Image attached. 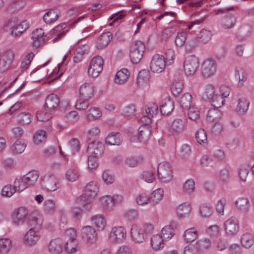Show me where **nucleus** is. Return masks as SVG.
I'll return each instance as SVG.
<instances>
[{
	"mask_svg": "<svg viewBox=\"0 0 254 254\" xmlns=\"http://www.w3.org/2000/svg\"><path fill=\"white\" fill-rule=\"evenodd\" d=\"M145 49V45L140 41H135L130 48L129 57L133 64H136L141 59Z\"/></svg>",
	"mask_w": 254,
	"mask_h": 254,
	"instance_id": "f257e3e1",
	"label": "nucleus"
},
{
	"mask_svg": "<svg viewBox=\"0 0 254 254\" xmlns=\"http://www.w3.org/2000/svg\"><path fill=\"white\" fill-rule=\"evenodd\" d=\"M157 175L160 181L163 183H169L173 178V172L167 162H162L159 164L157 168Z\"/></svg>",
	"mask_w": 254,
	"mask_h": 254,
	"instance_id": "f03ea898",
	"label": "nucleus"
},
{
	"mask_svg": "<svg viewBox=\"0 0 254 254\" xmlns=\"http://www.w3.org/2000/svg\"><path fill=\"white\" fill-rule=\"evenodd\" d=\"M103 63L100 56H96L91 60L88 68V73L91 78L97 77L102 71Z\"/></svg>",
	"mask_w": 254,
	"mask_h": 254,
	"instance_id": "7ed1b4c3",
	"label": "nucleus"
},
{
	"mask_svg": "<svg viewBox=\"0 0 254 254\" xmlns=\"http://www.w3.org/2000/svg\"><path fill=\"white\" fill-rule=\"evenodd\" d=\"M97 233L94 228L86 226L81 229V236L83 241L88 246L96 243L97 240Z\"/></svg>",
	"mask_w": 254,
	"mask_h": 254,
	"instance_id": "20e7f679",
	"label": "nucleus"
},
{
	"mask_svg": "<svg viewBox=\"0 0 254 254\" xmlns=\"http://www.w3.org/2000/svg\"><path fill=\"white\" fill-rule=\"evenodd\" d=\"M199 65L198 58L194 55L188 57L184 63V67L185 74L188 76L192 75L196 71Z\"/></svg>",
	"mask_w": 254,
	"mask_h": 254,
	"instance_id": "39448f33",
	"label": "nucleus"
},
{
	"mask_svg": "<svg viewBox=\"0 0 254 254\" xmlns=\"http://www.w3.org/2000/svg\"><path fill=\"white\" fill-rule=\"evenodd\" d=\"M42 187L47 191H54L59 188L57 177L53 174L45 175L41 182Z\"/></svg>",
	"mask_w": 254,
	"mask_h": 254,
	"instance_id": "423d86ee",
	"label": "nucleus"
},
{
	"mask_svg": "<svg viewBox=\"0 0 254 254\" xmlns=\"http://www.w3.org/2000/svg\"><path fill=\"white\" fill-rule=\"evenodd\" d=\"M14 57V53L10 50L0 52V72H3L9 68Z\"/></svg>",
	"mask_w": 254,
	"mask_h": 254,
	"instance_id": "0eeeda50",
	"label": "nucleus"
},
{
	"mask_svg": "<svg viewBox=\"0 0 254 254\" xmlns=\"http://www.w3.org/2000/svg\"><path fill=\"white\" fill-rule=\"evenodd\" d=\"M166 66L165 58L162 55H155L150 63V68L153 72L160 73Z\"/></svg>",
	"mask_w": 254,
	"mask_h": 254,
	"instance_id": "6e6552de",
	"label": "nucleus"
},
{
	"mask_svg": "<svg viewBox=\"0 0 254 254\" xmlns=\"http://www.w3.org/2000/svg\"><path fill=\"white\" fill-rule=\"evenodd\" d=\"M216 70V64L214 60L208 59L204 61L201 67L202 75L204 77H210Z\"/></svg>",
	"mask_w": 254,
	"mask_h": 254,
	"instance_id": "1a4fd4ad",
	"label": "nucleus"
},
{
	"mask_svg": "<svg viewBox=\"0 0 254 254\" xmlns=\"http://www.w3.org/2000/svg\"><path fill=\"white\" fill-rule=\"evenodd\" d=\"M225 231L228 236L235 235L239 230V221L235 217H231L224 223Z\"/></svg>",
	"mask_w": 254,
	"mask_h": 254,
	"instance_id": "9d476101",
	"label": "nucleus"
},
{
	"mask_svg": "<svg viewBox=\"0 0 254 254\" xmlns=\"http://www.w3.org/2000/svg\"><path fill=\"white\" fill-rule=\"evenodd\" d=\"M87 150L89 155L98 156L103 152L104 145L102 143L97 140H93L91 142H88Z\"/></svg>",
	"mask_w": 254,
	"mask_h": 254,
	"instance_id": "9b49d317",
	"label": "nucleus"
},
{
	"mask_svg": "<svg viewBox=\"0 0 254 254\" xmlns=\"http://www.w3.org/2000/svg\"><path fill=\"white\" fill-rule=\"evenodd\" d=\"M31 38L34 41L33 46L38 47L46 40L47 36L44 35V32L42 28H38L32 32Z\"/></svg>",
	"mask_w": 254,
	"mask_h": 254,
	"instance_id": "f8f14e48",
	"label": "nucleus"
},
{
	"mask_svg": "<svg viewBox=\"0 0 254 254\" xmlns=\"http://www.w3.org/2000/svg\"><path fill=\"white\" fill-rule=\"evenodd\" d=\"M126 236V231L124 227H115L112 228L110 237L111 240L115 242L122 241Z\"/></svg>",
	"mask_w": 254,
	"mask_h": 254,
	"instance_id": "ddd939ff",
	"label": "nucleus"
},
{
	"mask_svg": "<svg viewBox=\"0 0 254 254\" xmlns=\"http://www.w3.org/2000/svg\"><path fill=\"white\" fill-rule=\"evenodd\" d=\"M39 238L38 232L33 229H30L24 236V242L27 246H33L37 243Z\"/></svg>",
	"mask_w": 254,
	"mask_h": 254,
	"instance_id": "4468645a",
	"label": "nucleus"
},
{
	"mask_svg": "<svg viewBox=\"0 0 254 254\" xmlns=\"http://www.w3.org/2000/svg\"><path fill=\"white\" fill-rule=\"evenodd\" d=\"M28 214V211L25 207H19L16 209L13 214V222L16 225L22 223Z\"/></svg>",
	"mask_w": 254,
	"mask_h": 254,
	"instance_id": "2eb2a0df",
	"label": "nucleus"
},
{
	"mask_svg": "<svg viewBox=\"0 0 254 254\" xmlns=\"http://www.w3.org/2000/svg\"><path fill=\"white\" fill-rule=\"evenodd\" d=\"M59 103L60 99L57 95L50 94L46 98L44 108L49 111L53 110L58 106Z\"/></svg>",
	"mask_w": 254,
	"mask_h": 254,
	"instance_id": "dca6fc26",
	"label": "nucleus"
},
{
	"mask_svg": "<svg viewBox=\"0 0 254 254\" xmlns=\"http://www.w3.org/2000/svg\"><path fill=\"white\" fill-rule=\"evenodd\" d=\"M130 234L133 240L138 243H142L145 241V235L142 232L140 227H138L136 224L132 226Z\"/></svg>",
	"mask_w": 254,
	"mask_h": 254,
	"instance_id": "f3484780",
	"label": "nucleus"
},
{
	"mask_svg": "<svg viewBox=\"0 0 254 254\" xmlns=\"http://www.w3.org/2000/svg\"><path fill=\"white\" fill-rule=\"evenodd\" d=\"M34 57V55L33 53H30L26 55L21 64L19 70L15 74L14 79H18L19 76L24 73V71L28 68Z\"/></svg>",
	"mask_w": 254,
	"mask_h": 254,
	"instance_id": "a211bd4d",
	"label": "nucleus"
},
{
	"mask_svg": "<svg viewBox=\"0 0 254 254\" xmlns=\"http://www.w3.org/2000/svg\"><path fill=\"white\" fill-rule=\"evenodd\" d=\"M88 49L87 45H77L74 52L73 62L75 63L81 62L84 55L88 52Z\"/></svg>",
	"mask_w": 254,
	"mask_h": 254,
	"instance_id": "6ab92c4d",
	"label": "nucleus"
},
{
	"mask_svg": "<svg viewBox=\"0 0 254 254\" xmlns=\"http://www.w3.org/2000/svg\"><path fill=\"white\" fill-rule=\"evenodd\" d=\"M174 108V102L170 97H167L161 102L160 111L162 115H168Z\"/></svg>",
	"mask_w": 254,
	"mask_h": 254,
	"instance_id": "aec40b11",
	"label": "nucleus"
},
{
	"mask_svg": "<svg viewBox=\"0 0 254 254\" xmlns=\"http://www.w3.org/2000/svg\"><path fill=\"white\" fill-rule=\"evenodd\" d=\"M94 91V87L91 83H85L82 84L80 87V96L81 97L90 99L93 96Z\"/></svg>",
	"mask_w": 254,
	"mask_h": 254,
	"instance_id": "412c9836",
	"label": "nucleus"
},
{
	"mask_svg": "<svg viewBox=\"0 0 254 254\" xmlns=\"http://www.w3.org/2000/svg\"><path fill=\"white\" fill-rule=\"evenodd\" d=\"M94 198L88 194H86V192L84 191V193L79 196L76 199V202L83 208L87 210H89L91 208V203Z\"/></svg>",
	"mask_w": 254,
	"mask_h": 254,
	"instance_id": "4be33fe9",
	"label": "nucleus"
},
{
	"mask_svg": "<svg viewBox=\"0 0 254 254\" xmlns=\"http://www.w3.org/2000/svg\"><path fill=\"white\" fill-rule=\"evenodd\" d=\"M63 248L62 241L60 239L52 240L49 245V251L52 254H60Z\"/></svg>",
	"mask_w": 254,
	"mask_h": 254,
	"instance_id": "5701e85b",
	"label": "nucleus"
},
{
	"mask_svg": "<svg viewBox=\"0 0 254 254\" xmlns=\"http://www.w3.org/2000/svg\"><path fill=\"white\" fill-rule=\"evenodd\" d=\"M250 105V102L245 97L239 98L238 103L237 106V112L241 115H244L248 110Z\"/></svg>",
	"mask_w": 254,
	"mask_h": 254,
	"instance_id": "b1692460",
	"label": "nucleus"
},
{
	"mask_svg": "<svg viewBox=\"0 0 254 254\" xmlns=\"http://www.w3.org/2000/svg\"><path fill=\"white\" fill-rule=\"evenodd\" d=\"M112 38V35L110 32L103 33L98 38L96 47L98 49L104 48L109 44Z\"/></svg>",
	"mask_w": 254,
	"mask_h": 254,
	"instance_id": "393cba45",
	"label": "nucleus"
},
{
	"mask_svg": "<svg viewBox=\"0 0 254 254\" xmlns=\"http://www.w3.org/2000/svg\"><path fill=\"white\" fill-rule=\"evenodd\" d=\"M184 127L185 121L180 119H176L170 124L169 129L172 132L178 133L183 131Z\"/></svg>",
	"mask_w": 254,
	"mask_h": 254,
	"instance_id": "a878e982",
	"label": "nucleus"
},
{
	"mask_svg": "<svg viewBox=\"0 0 254 254\" xmlns=\"http://www.w3.org/2000/svg\"><path fill=\"white\" fill-rule=\"evenodd\" d=\"M122 141V136L119 132H112L106 138V144L111 145H119Z\"/></svg>",
	"mask_w": 254,
	"mask_h": 254,
	"instance_id": "bb28decb",
	"label": "nucleus"
},
{
	"mask_svg": "<svg viewBox=\"0 0 254 254\" xmlns=\"http://www.w3.org/2000/svg\"><path fill=\"white\" fill-rule=\"evenodd\" d=\"M91 220L98 231H102L106 226V220L101 214L93 216Z\"/></svg>",
	"mask_w": 254,
	"mask_h": 254,
	"instance_id": "cd10ccee",
	"label": "nucleus"
},
{
	"mask_svg": "<svg viewBox=\"0 0 254 254\" xmlns=\"http://www.w3.org/2000/svg\"><path fill=\"white\" fill-rule=\"evenodd\" d=\"M191 209L190 203L186 202L180 204L177 207L176 211L179 217L184 218L189 216Z\"/></svg>",
	"mask_w": 254,
	"mask_h": 254,
	"instance_id": "c85d7f7f",
	"label": "nucleus"
},
{
	"mask_svg": "<svg viewBox=\"0 0 254 254\" xmlns=\"http://www.w3.org/2000/svg\"><path fill=\"white\" fill-rule=\"evenodd\" d=\"M64 250L69 254H73L79 251V247L76 239H69L64 246Z\"/></svg>",
	"mask_w": 254,
	"mask_h": 254,
	"instance_id": "c756f323",
	"label": "nucleus"
},
{
	"mask_svg": "<svg viewBox=\"0 0 254 254\" xmlns=\"http://www.w3.org/2000/svg\"><path fill=\"white\" fill-rule=\"evenodd\" d=\"M163 193L162 189L159 188L154 190L149 196L150 203L153 205L158 203L162 200Z\"/></svg>",
	"mask_w": 254,
	"mask_h": 254,
	"instance_id": "7c9ffc66",
	"label": "nucleus"
},
{
	"mask_svg": "<svg viewBox=\"0 0 254 254\" xmlns=\"http://www.w3.org/2000/svg\"><path fill=\"white\" fill-rule=\"evenodd\" d=\"M236 205L239 210L243 213L249 211L250 205L248 199L244 197L239 198L236 201Z\"/></svg>",
	"mask_w": 254,
	"mask_h": 254,
	"instance_id": "2f4dec72",
	"label": "nucleus"
},
{
	"mask_svg": "<svg viewBox=\"0 0 254 254\" xmlns=\"http://www.w3.org/2000/svg\"><path fill=\"white\" fill-rule=\"evenodd\" d=\"M236 21L235 16L233 14L225 15L222 19V25L225 29L233 27Z\"/></svg>",
	"mask_w": 254,
	"mask_h": 254,
	"instance_id": "473e14b6",
	"label": "nucleus"
},
{
	"mask_svg": "<svg viewBox=\"0 0 254 254\" xmlns=\"http://www.w3.org/2000/svg\"><path fill=\"white\" fill-rule=\"evenodd\" d=\"M198 236V232L195 228L192 227L186 230L184 234V240L187 242L195 241Z\"/></svg>",
	"mask_w": 254,
	"mask_h": 254,
	"instance_id": "72a5a7b5",
	"label": "nucleus"
},
{
	"mask_svg": "<svg viewBox=\"0 0 254 254\" xmlns=\"http://www.w3.org/2000/svg\"><path fill=\"white\" fill-rule=\"evenodd\" d=\"M24 180L25 178L23 176L16 177L13 183L14 187L16 190L22 191L29 187L27 182Z\"/></svg>",
	"mask_w": 254,
	"mask_h": 254,
	"instance_id": "f704fd0d",
	"label": "nucleus"
},
{
	"mask_svg": "<svg viewBox=\"0 0 254 254\" xmlns=\"http://www.w3.org/2000/svg\"><path fill=\"white\" fill-rule=\"evenodd\" d=\"M29 27V24L26 21H18V24L16 27L12 30L11 34L14 36H18L21 34Z\"/></svg>",
	"mask_w": 254,
	"mask_h": 254,
	"instance_id": "c9c22d12",
	"label": "nucleus"
},
{
	"mask_svg": "<svg viewBox=\"0 0 254 254\" xmlns=\"http://www.w3.org/2000/svg\"><path fill=\"white\" fill-rule=\"evenodd\" d=\"M99 190V188L97 183L95 182L92 181L87 184L85 188L84 191L86 194H88L93 198L96 196Z\"/></svg>",
	"mask_w": 254,
	"mask_h": 254,
	"instance_id": "e433bc0d",
	"label": "nucleus"
},
{
	"mask_svg": "<svg viewBox=\"0 0 254 254\" xmlns=\"http://www.w3.org/2000/svg\"><path fill=\"white\" fill-rule=\"evenodd\" d=\"M138 138L139 141H145L149 138L151 134V127L141 126L138 128Z\"/></svg>",
	"mask_w": 254,
	"mask_h": 254,
	"instance_id": "4c0bfd02",
	"label": "nucleus"
},
{
	"mask_svg": "<svg viewBox=\"0 0 254 254\" xmlns=\"http://www.w3.org/2000/svg\"><path fill=\"white\" fill-rule=\"evenodd\" d=\"M23 176L25 178L24 180L26 181L29 187H30L34 186L37 181L39 178V174L36 171H32L29 172Z\"/></svg>",
	"mask_w": 254,
	"mask_h": 254,
	"instance_id": "58836bf2",
	"label": "nucleus"
},
{
	"mask_svg": "<svg viewBox=\"0 0 254 254\" xmlns=\"http://www.w3.org/2000/svg\"><path fill=\"white\" fill-rule=\"evenodd\" d=\"M59 12L57 10H51L47 12L43 16V20L46 23L55 22L59 17Z\"/></svg>",
	"mask_w": 254,
	"mask_h": 254,
	"instance_id": "ea45409f",
	"label": "nucleus"
},
{
	"mask_svg": "<svg viewBox=\"0 0 254 254\" xmlns=\"http://www.w3.org/2000/svg\"><path fill=\"white\" fill-rule=\"evenodd\" d=\"M191 95L188 93L184 94L181 98L180 103V106L183 110H188L191 108Z\"/></svg>",
	"mask_w": 254,
	"mask_h": 254,
	"instance_id": "a19ab883",
	"label": "nucleus"
},
{
	"mask_svg": "<svg viewBox=\"0 0 254 254\" xmlns=\"http://www.w3.org/2000/svg\"><path fill=\"white\" fill-rule=\"evenodd\" d=\"M252 27L250 25L242 26L237 33V37L240 39H244L248 37L251 33Z\"/></svg>",
	"mask_w": 254,
	"mask_h": 254,
	"instance_id": "79ce46f5",
	"label": "nucleus"
},
{
	"mask_svg": "<svg viewBox=\"0 0 254 254\" xmlns=\"http://www.w3.org/2000/svg\"><path fill=\"white\" fill-rule=\"evenodd\" d=\"M102 115V112L99 108L92 107L89 109L86 113V119L88 120H97Z\"/></svg>",
	"mask_w": 254,
	"mask_h": 254,
	"instance_id": "37998d69",
	"label": "nucleus"
},
{
	"mask_svg": "<svg viewBox=\"0 0 254 254\" xmlns=\"http://www.w3.org/2000/svg\"><path fill=\"white\" fill-rule=\"evenodd\" d=\"M33 119L32 116L28 112H22L17 116V122L21 124H29Z\"/></svg>",
	"mask_w": 254,
	"mask_h": 254,
	"instance_id": "c03bdc74",
	"label": "nucleus"
},
{
	"mask_svg": "<svg viewBox=\"0 0 254 254\" xmlns=\"http://www.w3.org/2000/svg\"><path fill=\"white\" fill-rule=\"evenodd\" d=\"M101 206L106 210L111 209L114 205V199L108 195L103 196L100 199Z\"/></svg>",
	"mask_w": 254,
	"mask_h": 254,
	"instance_id": "a18cd8bd",
	"label": "nucleus"
},
{
	"mask_svg": "<svg viewBox=\"0 0 254 254\" xmlns=\"http://www.w3.org/2000/svg\"><path fill=\"white\" fill-rule=\"evenodd\" d=\"M163 239L160 235H153L151 238V245L152 248L155 250H158L163 247Z\"/></svg>",
	"mask_w": 254,
	"mask_h": 254,
	"instance_id": "49530a36",
	"label": "nucleus"
},
{
	"mask_svg": "<svg viewBox=\"0 0 254 254\" xmlns=\"http://www.w3.org/2000/svg\"><path fill=\"white\" fill-rule=\"evenodd\" d=\"M11 243L9 239H0V254H7L11 248Z\"/></svg>",
	"mask_w": 254,
	"mask_h": 254,
	"instance_id": "de8ad7c7",
	"label": "nucleus"
},
{
	"mask_svg": "<svg viewBox=\"0 0 254 254\" xmlns=\"http://www.w3.org/2000/svg\"><path fill=\"white\" fill-rule=\"evenodd\" d=\"M241 242L244 247L249 248L253 245L254 241L251 234L246 233L241 237Z\"/></svg>",
	"mask_w": 254,
	"mask_h": 254,
	"instance_id": "09e8293b",
	"label": "nucleus"
},
{
	"mask_svg": "<svg viewBox=\"0 0 254 254\" xmlns=\"http://www.w3.org/2000/svg\"><path fill=\"white\" fill-rule=\"evenodd\" d=\"M200 164L204 167H212L215 164V160L212 156L204 154L201 158Z\"/></svg>",
	"mask_w": 254,
	"mask_h": 254,
	"instance_id": "8fccbe9b",
	"label": "nucleus"
},
{
	"mask_svg": "<svg viewBox=\"0 0 254 254\" xmlns=\"http://www.w3.org/2000/svg\"><path fill=\"white\" fill-rule=\"evenodd\" d=\"M26 147L25 143L21 140H17L11 148V151L14 154L22 153Z\"/></svg>",
	"mask_w": 254,
	"mask_h": 254,
	"instance_id": "3c124183",
	"label": "nucleus"
},
{
	"mask_svg": "<svg viewBox=\"0 0 254 254\" xmlns=\"http://www.w3.org/2000/svg\"><path fill=\"white\" fill-rule=\"evenodd\" d=\"M211 105L215 108H221L225 103V99L221 97L220 95H215L209 100Z\"/></svg>",
	"mask_w": 254,
	"mask_h": 254,
	"instance_id": "603ef678",
	"label": "nucleus"
},
{
	"mask_svg": "<svg viewBox=\"0 0 254 254\" xmlns=\"http://www.w3.org/2000/svg\"><path fill=\"white\" fill-rule=\"evenodd\" d=\"M195 138L199 144L207 143V137L205 130L202 128L198 129L195 133Z\"/></svg>",
	"mask_w": 254,
	"mask_h": 254,
	"instance_id": "864d4df0",
	"label": "nucleus"
},
{
	"mask_svg": "<svg viewBox=\"0 0 254 254\" xmlns=\"http://www.w3.org/2000/svg\"><path fill=\"white\" fill-rule=\"evenodd\" d=\"M212 37L211 31L205 29L201 30L197 35V38L201 43H206L209 41Z\"/></svg>",
	"mask_w": 254,
	"mask_h": 254,
	"instance_id": "5fc2aeb1",
	"label": "nucleus"
},
{
	"mask_svg": "<svg viewBox=\"0 0 254 254\" xmlns=\"http://www.w3.org/2000/svg\"><path fill=\"white\" fill-rule=\"evenodd\" d=\"M100 132V129L97 127H91L87 132V139L88 142L97 140Z\"/></svg>",
	"mask_w": 254,
	"mask_h": 254,
	"instance_id": "6e6d98bb",
	"label": "nucleus"
},
{
	"mask_svg": "<svg viewBox=\"0 0 254 254\" xmlns=\"http://www.w3.org/2000/svg\"><path fill=\"white\" fill-rule=\"evenodd\" d=\"M57 209L56 201L53 199H47L44 203V209L47 213L55 212Z\"/></svg>",
	"mask_w": 254,
	"mask_h": 254,
	"instance_id": "4d7b16f0",
	"label": "nucleus"
},
{
	"mask_svg": "<svg viewBox=\"0 0 254 254\" xmlns=\"http://www.w3.org/2000/svg\"><path fill=\"white\" fill-rule=\"evenodd\" d=\"M184 86L182 80H173L171 85V89L174 95H177L179 94Z\"/></svg>",
	"mask_w": 254,
	"mask_h": 254,
	"instance_id": "13d9d810",
	"label": "nucleus"
},
{
	"mask_svg": "<svg viewBox=\"0 0 254 254\" xmlns=\"http://www.w3.org/2000/svg\"><path fill=\"white\" fill-rule=\"evenodd\" d=\"M162 238L163 240L170 239L175 234V230L171 225H167L161 230Z\"/></svg>",
	"mask_w": 254,
	"mask_h": 254,
	"instance_id": "bf43d9fd",
	"label": "nucleus"
},
{
	"mask_svg": "<svg viewBox=\"0 0 254 254\" xmlns=\"http://www.w3.org/2000/svg\"><path fill=\"white\" fill-rule=\"evenodd\" d=\"M142 161V158L141 157H131L126 158L125 160V163L129 167H134L140 163Z\"/></svg>",
	"mask_w": 254,
	"mask_h": 254,
	"instance_id": "052dcab7",
	"label": "nucleus"
},
{
	"mask_svg": "<svg viewBox=\"0 0 254 254\" xmlns=\"http://www.w3.org/2000/svg\"><path fill=\"white\" fill-rule=\"evenodd\" d=\"M42 219L41 221L36 217L31 216L28 218L27 224L28 226L31 227L30 229L35 230V229L39 228L42 223Z\"/></svg>",
	"mask_w": 254,
	"mask_h": 254,
	"instance_id": "680f3d73",
	"label": "nucleus"
},
{
	"mask_svg": "<svg viewBox=\"0 0 254 254\" xmlns=\"http://www.w3.org/2000/svg\"><path fill=\"white\" fill-rule=\"evenodd\" d=\"M200 212L203 217L208 218L213 213V208L206 204H203L200 206Z\"/></svg>",
	"mask_w": 254,
	"mask_h": 254,
	"instance_id": "e2e57ef3",
	"label": "nucleus"
},
{
	"mask_svg": "<svg viewBox=\"0 0 254 254\" xmlns=\"http://www.w3.org/2000/svg\"><path fill=\"white\" fill-rule=\"evenodd\" d=\"M184 254H200L198 246L196 244H190L185 247L184 250Z\"/></svg>",
	"mask_w": 254,
	"mask_h": 254,
	"instance_id": "0e129e2a",
	"label": "nucleus"
},
{
	"mask_svg": "<svg viewBox=\"0 0 254 254\" xmlns=\"http://www.w3.org/2000/svg\"><path fill=\"white\" fill-rule=\"evenodd\" d=\"M46 111H41L38 112L36 115L37 120L42 122L48 121L52 117V114L48 110Z\"/></svg>",
	"mask_w": 254,
	"mask_h": 254,
	"instance_id": "69168bd1",
	"label": "nucleus"
},
{
	"mask_svg": "<svg viewBox=\"0 0 254 254\" xmlns=\"http://www.w3.org/2000/svg\"><path fill=\"white\" fill-rule=\"evenodd\" d=\"M88 99L87 98L83 99L82 98L78 99L75 105L76 109L79 111L87 109L89 106Z\"/></svg>",
	"mask_w": 254,
	"mask_h": 254,
	"instance_id": "338daca9",
	"label": "nucleus"
},
{
	"mask_svg": "<svg viewBox=\"0 0 254 254\" xmlns=\"http://www.w3.org/2000/svg\"><path fill=\"white\" fill-rule=\"evenodd\" d=\"M217 108L211 109L208 111L207 119L210 121H215L221 117V113Z\"/></svg>",
	"mask_w": 254,
	"mask_h": 254,
	"instance_id": "774afa93",
	"label": "nucleus"
}]
</instances>
